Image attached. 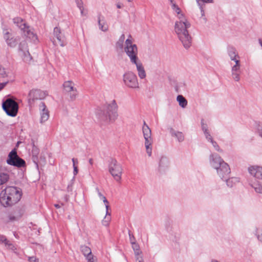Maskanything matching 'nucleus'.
<instances>
[{
	"label": "nucleus",
	"mask_w": 262,
	"mask_h": 262,
	"mask_svg": "<svg viewBox=\"0 0 262 262\" xmlns=\"http://www.w3.org/2000/svg\"><path fill=\"white\" fill-rule=\"evenodd\" d=\"M257 237L260 242H262V233L260 234H257Z\"/></svg>",
	"instance_id": "nucleus-56"
},
{
	"label": "nucleus",
	"mask_w": 262,
	"mask_h": 262,
	"mask_svg": "<svg viewBox=\"0 0 262 262\" xmlns=\"http://www.w3.org/2000/svg\"><path fill=\"white\" fill-rule=\"evenodd\" d=\"M171 7L172 9L178 14H180V12H181L180 8L177 6L175 3H172L171 4Z\"/></svg>",
	"instance_id": "nucleus-36"
},
{
	"label": "nucleus",
	"mask_w": 262,
	"mask_h": 262,
	"mask_svg": "<svg viewBox=\"0 0 262 262\" xmlns=\"http://www.w3.org/2000/svg\"><path fill=\"white\" fill-rule=\"evenodd\" d=\"M7 163L9 165L22 167L25 166V161L19 158L15 149L12 150L8 155Z\"/></svg>",
	"instance_id": "nucleus-11"
},
{
	"label": "nucleus",
	"mask_w": 262,
	"mask_h": 262,
	"mask_svg": "<svg viewBox=\"0 0 262 262\" xmlns=\"http://www.w3.org/2000/svg\"><path fill=\"white\" fill-rule=\"evenodd\" d=\"M227 53L230 59L235 62V61H239V56L236 49L232 46L227 48Z\"/></svg>",
	"instance_id": "nucleus-18"
},
{
	"label": "nucleus",
	"mask_w": 262,
	"mask_h": 262,
	"mask_svg": "<svg viewBox=\"0 0 262 262\" xmlns=\"http://www.w3.org/2000/svg\"><path fill=\"white\" fill-rule=\"evenodd\" d=\"M134 64H135L137 68V70L138 71V74L139 77L141 79H144L146 77V73L145 71L144 70V67L143 66V64L142 62L140 61L136 62V63H133Z\"/></svg>",
	"instance_id": "nucleus-21"
},
{
	"label": "nucleus",
	"mask_w": 262,
	"mask_h": 262,
	"mask_svg": "<svg viewBox=\"0 0 262 262\" xmlns=\"http://www.w3.org/2000/svg\"><path fill=\"white\" fill-rule=\"evenodd\" d=\"M72 160L73 162V167H74V166H76L75 165L76 163H78V160H77V159H75V158H73Z\"/></svg>",
	"instance_id": "nucleus-57"
},
{
	"label": "nucleus",
	"mask_w": 262,
	"mask_h": 262,
	"mask_svg": "<svg viewBox=\"0 0 262 262\" xmlns=\"http://www.w3.org/2000/svg\"><path fill=\"white\" fill-rule=\"evenodd\" d=\"M96 191H97V193L98 194L99 192H100L99 191V189L98 187L96 188Z\"/></svg>",
	"instance_id": "nucleus-63"
},
{
	"label": "nucleus",
	"mask_w": 262,
	"mask_h": 262,
	"mask_svg": "<svg viewBox=\"0 0 262 262\" xmlns=\"http://www.w3.org/2000/svg\"><path fill=\"white\" fill-rule=\"evenodd\" d=\"M132 248L134 251L135 254L136 255V257L140 256V247L139 245L136 242H133L132 244Z\"/></svg>",
	"instance_id": "nucleus-31"
},
{
	"label": "nucleus",
	"mask_w": 262,
	"mask_h": 262,
	"mask_svg": "<svg viewBox=\"0 0 262 262\" xmlns=\"http://www.w3.org/2000/svg\"><path fill=\"white\" fill-rule=\"evenodd\" d=\"M142 132L145 139V146L146 152L149 156H150L152 152L151 145L153 143V140L151 137V130L145 121H144L143 123Z\"/></svg>",
	"instance_id": "nucleus-8"
},
{
	"label": "nucleus",
	"mask_w": 262,
	"mask_h": 262,
	"mask_svg": "<svg viewBox=\"0 0 262 262\" xmlns=\"http://www.w3.org/2000/svg\"><path fill=\"white\" fill-rule=\"evenodd\" d=\"M196 1L198 4V5H199V4H201L200 2V1H201L203 3H213V0H196Z\"/></svg>",
	"instance_id": "nucleus-45"
},
{
	"label": "nucleus",
	"mask_w": 262,
	"mask_h": 262,
	"mask_svg": "<svg viewBox=\"0 0 262 262\" xmlns=\"http://www.w3.org/2000/svg\"><path fill=\"white\" fill-rule=\"evenodd\" d=\"M21 190L14 186L7 187L0 193V202L4 207L11 206L21 199Z\"/></svg>",
	"instance_id": "nucleus-2"
},
{
	"label": "nucleus",
	"mask_w": 262,
	"mask_h": 262,
	"mask_svg": "<svg viewBox=\"0 0 262 262\" xmlns=\"http://www.w3.org/2000/svg\"><path fill=\"white\" fill-rule=\"evenodd\" d=\"M67 191L68 192L72 191V184H69L67 187Z\"/></svg>",
	"instance_id": "nucleus-51"
},
{
	"label": "nucleus",
	"mask_w": 262,
	"mask_h": 262,
	"mask_svg": "<svg viewBox=\"0 0 262 262\" xmlns=\"http://www.w3.org/2000/svg\"><path fill=\"white\" fill-rule=\"evenodd\" d=\"M23 55H24L23 60L25 62L30 61L31 60L32 58H31L30 54L29 53L28 51H27L26 52L23 51Z\"/></svg>",
	"instance_id": "nucleus-33"
},
{
	"label": "nucleus",
	"mask_w": 262,
	"mask_h": 262,
	"mask_svg": "<svg viewBox=\"0 0 262 262\" xmlns=\"http://www.w3.org/2000/svg\"><path fill=\"white\" fill-rule=\"evenodd\" d=\"M53 35L54 44L58 43L61 47H64L67 44L66 38L60 28L57 27L54 28Z\"/></svg>",
	"instance_id": "nucleus-13"
},
{
	"label": "nucleus",
	"mask_w": 262,
	"mask_h": 262,
	"mask_svg": "<svg viewBox=\"0 0 262 262\" xmlns=\"http://www.w3.org/2000/svg\"><path fill=\"white\" fill-rule=\"evenodd\" d=\"M257 193H262V185L259 182H256L251 184Z\"/></svg>",
	"instance_id": "nucleus-28"
},
{
	"label": "nucleus",
	"mask_w": 262,
	"mask_h": 262,
	"mask_svg": "<svg viewBox=\"0 0 262 262\" xmlns=\"http://www.w3.org/2000/svg\"><path fill=\"white\" fill-rule=\"evenodd\" d=\"M28 260L30 262H38V259L34 256L29 257Z\"/></svg>",
	"instance_id": "nucleus-47"
},
{
	"label": "nucleus",
	"mask_w": 262,
	"mask_h": 262,
	"mask_svg": "<svg viewBox=\"0 0 262 262\" xmlns=\"http://www.w3.org/2000/svg\"><path fill=\"white\" fill-rule=\"evenodd\" d=\"M204 134L205 135V138L208 141H212L213 140V139L211 137V136L210 135L208 130L204 132Z\"/></svg>",
	"instance_id": "nucleus-40"
},
{
	"label": "nucleus",
	"mask_w": 262,
	"mask_h": 262,
	"mask_svg": "<svg viewBox=\"0 0 262 262\" xmlns=\"http://www.w3.org/2000/svg\"><path fill=\"white\" fill-rule=\"evenodd\" d=\"M89 163H90V164L91 165H92V164H93V161L92 159H90L89 160Z\"/></svg>",
	"instance_id": "nucleus-61"
},
{
	"label": "nucleus",
	"mask_w": 262,
	"mask_h": 262,
	"mask_svg": "<svg viewBox=\"0 0 262 262\" xmlns=\"http://www.w3.org/2000/svg\"><path fill=\"white\" fill-rule=\"evenodd\" d=\"M32 160L33 162L35 163V164L37 166V162H38V154L39 153V150L36 147H33L32 150Z\"/></svg>",
	"instance_id": "nucleus-27"
},
{
	"label": "nucleus",
	"mask_w": 262,
	"mask_h": 262,
	"mask_svg": "<svg viewBox=\"0 0 262 262\" xmlns=\"http://www.w3.org/2000/svg\"><path fill=\"white\" fill-rule=\"evenodd\" d=\"M9 179V176L4 172L0 173V185L6 183Z\"/></svg>",
	"instance_id": "nucleus-30"
},
{
	"label": "nucleus",
	"mask_w": 262,
	"mask_h": 262,
	"mask_svg": "<svg viewBox=\"0 0 262 262\" xmlns=\"http://www.w3.org/2000/svg\"><path fill=\"white\" fill-rule=\"evenodd\" d=\"M170 133L172 136L176 137L178 141L181 142L184 141V136L182 132H176L172 128L170 129Z\"/></svg>",
	"instance_id": "nucleus-24"
},
{
	"label": "nucleus",
	"mask_w": 262,
	"mask_h": 262,
	"mask_svg": "<svg viewBox=\"0 0 262 262\" xmlns=\"http://www.w3.org/2000/svg\"><path fill=\"white\" fill-rule=\"evenodd\" d=\"M210 142L212 143L213 146L214 147V148H215V149L216 150H217L218 151H222V150L220 149L219 145L217 144V143L215 141H213V140Z\"/></svg>",
	"instance_id": "nucleus-41"
},
{
	"label": "nucleus",
	"mask_w": 262,
	"mask_h": 262,
	"mask_svg": "<svg viewBox=\"0 0 262 262\" xmlns=\"http://www.w3.org/2000/svg\"><path fill=\"white\" fill-rule=\"evenodd\" d=\"M8 82L9 81L7 80L6 81L0 83V91L6 86Z\"/></svg>",
	"instance_id": "nucleus-48"
},
{
	"label": "nucleus",
	"mask_w": 262,
	"mask_h": 262,
	"mask_svg": "<svg viewBox=\"0 0 262 262\" xmlns=\"http://www.w3.org/2000/svg\"><path fill=\"white\" fill-rule=\"evenodd\" d=\"M4 37L5 38V39L6 40V41L8 40V39H10L9 38V32L7 30H4Z\"/></svg>",
	"instance_id": "nucleus-43"
},
{
	"label": "nucleus",
	"mask_w": 262,
	"mask_h": 262,
	"mask_svg": "<svg viewBox=\"0 0 262 262\" xmlns=\"http://www.w3.org/2000/svg\"><path fill=\"white\" fill-rule=\"evenodd\" d=\"M178 15L179 20L175 23L174 31L184 47L188 49L191 46L192 42L191 37L187 30L191 25L183 13L180 12V14Z\"/></svg>",
	"instance_id": "nucleus-1"
},
{
	"label": "nucleus",
	"mask_w": 262,
	"mask_h": 262,
	"mask_svg": "<svg viewBox=\"0 0 262 262\" xmlns=\"http://www.w3.org/2000/svg\"><path fill=\"white\" fill-rule=\"evenodd\" d=\"M169 161L165 157H162L159 161L158 170L160 172H165L168 168Z\"/></svg>",
	"instance_id": "nucleus-19"
},
{
	"label": "nucleus",
	"mask_w": 262,
	"mask_h": 262,
	"mask_svg": "<svg viewBox=\"0 0 262 262\" xmlns=\"http://www.w3.org/2000/svg\"><path fill=\"white\" fill-rule=\"evenodd\" d=\"M117 104L115 100L107 104L103 110H99L97 113L98 118L104 124H107L114 121L117 117Z\"/></svg>",
	"instance_id": "nucleus-3"
},
{
	"label": "nucleus",
	"mask_w": 262,
	"mask_h": 262,
	"mask_svg": "<svg viewBox=\"0 0 262 262\" xmlns=\"http://www.w3.org/2000/svg\"><path fill=\"white\" fill-rule=\"evenodd\" d=\"M123 43H124V42L118 40L116 43V49L122 50L123 48Z\"/></svg>",
	"instance_id": "nucleus-38"
},
{
	"label": "nucleus",
	"mask_w": 262,
	"mask_h": 262,
	"mask_svg": "<svg viewBox=\"0 0 262 262\" xmlns=\"http://www.w3.org/2000/svg\"><path fill=\"white\" fill-rule=\"evenodd\" d=\"M123 80L125 85L132 89H138L139 82L136 75L131 71L125 72L123 76Z\"/></svg>",
	"instance_id": "nucleus-10"
},
{
	"label": "nucleus",
	"mask_w": 262,
	"mask_h": 262,
	"mask_svg": "<svg viewBox=\"0 0 262 262\" xmlns=\"http://www.w3.org/2000/svg\"><path fill=\"white\" fill-rule=\"evenodd\" d=\"M103 203L105 204H107V205H108L109 204V202L107 200V199L106 198H104V200H102Z\"/></svg>",
	"instance_id": "nucleus-58"
},
{
	"label": "nucleus",
	"mask_w": 262,
	"mask_h": 262,
	"mask_svg": "<svg viewBox=\"0 0 262 262\" xmlns=\"http://www.w3.org/2000/svg\"><path fill=\"white\" fill-rule=\"evenodd\" d=\"M6 41L7 42V44L11 47H14L16 45L15 40L13 38H11Z\"/></svg>",
	"instance_id": "nucleus-37"
},
{
	"label": "nucleus",
	"mask_w": 262,
	"mask_h": 262,
	"mask_svg": "<svg viewBox=\"0 0 262 262\" xmlns=\"http://www.w3.org/2000/svg\"><path fill=\"white\" fill-rule=\"evenodd\" d=\"M98 196L101 200H104V198H106L101 192L98 193Z\"/></svg>",
	"instance_id": "nucleus-55"
},
{
	"label": "nucleus",
	"mask_w": 262,
	"mask_h": 262,
	"mask_svg": "<svg viewBox=\"0 0 262 262\" xmlns=\"http://www.w3.org/2000/svg\"><path fill=\"white\" fill-rule=\"evenodd\" d=\"M124 51L129 57L132 63H136L140 61L138 57V48L136 45L133 43L132 36L129 35L128 38L125 41Z\"/></svg>",
	"instance_id": "nucleus-5"
},
{
	"label": "nucleus",
	"mask_w": 262,
	"mask_h": 262,
	"mask_svg": "<svg viewBox=\"0 0 262 262\" xmlns=\"http://www.w3.org/2000/svg\"><path fill=\"white\" fill-rule=\"evenodd\" d=\"M73 168H74L73 173H74V176H76L78 173V167L76 166H74L73 167Z\"/></svg>",
	"instance_id": "nucleus-49"
},
{
	"label": "nucleus",
	"mask_w": 262,
	"mask_h": 262,
	"mask_svg": "<svg viewBox=\"0 0 262 262\" xmlns=\"http://www.w3.org/2000/svg\"><path fill=\"white\" fill-rule=\"evenodd\" d=\"M77 7L80 11V13L82 16H86L88 14L87 10H85L83 7V4L78 6Z\"/></svg>",
	"instance_id": "nucleus-35"
},
{
	"label": "nucleus",
	"mask_w": 262,
	"mask_h": 262,
	"mask_svg": "<svg viewBox=\"0 0 262 262\" xmlns=\"http://www.w3.org/2000/svg\"><path fill=\"white\" fill-rule=\"evenodd\" d=\"M249 173L259 180H262V166L257 165L251 166L248 168Z\"/></svg>",
	"instance_id": "nucleus-16"
},
{
	"label": "nucleus",
	"mask_w": 262,
	"mask_h": 262,
	"mask_svg": "<svg viewBox=\"0 0 262 262\" xmlns=\"http://www.w3.org/2000/svg\"><path fill=\"white\" fill-rule=\"evenodd\" d=\"M109 205L105 204V208H106V212L107 211H108V208H109Z\"/></svg>",
	"instance_id": "nucleus-60"
},
{
	"label": "nucleus",
	"mask_w": 262,
	"mask_h": 262,
	"mask_svg": "<svg viewBox=\"0 0 262 262\" xmlns=\"http://www.w3.org/2000/svg\"><path fill=\"white\" fill-rule=\"evenodd\" d=\"M203 121H204V120L202 119L201 127H202V129L203 130V132H205L208 130V129L207 125L206 124H205Z\"/></svg>",
	"instance_id": "nucleus-42"
},
{
	"label": "nucleus",
	"mask_w": 262,
	"mask_h": 262,
	"mask_svg": "<svg viewBox=\"0 0 262 262\" xmlns=\"http://www.w3.org/2000/svg\"><path fill=\"white\" fill-rule=\"evenodd\" d=\"M13 23L23 31L24 35L30 39L35 41L37 40V35L30 29L25 21L20 17H15L13 19Z\"/></svg>",
	"instance_id": "nucleus-7"
},
{
	"label": "nucleus",
	"mask_w": 262,
	"mask_h": 262,
	"mask_svg": "<svg viewBox=\"0 0 262 262\" xmlns=\"http://www.w3.org/2000/svg\"><path fill=\"white\" fill-rule=\"evenodd\" d=\"M80 250L86 259L90 258H92V257L94 256L92 253L91 249L89 247L85 245L81 246L80 247Z\"/></svg>",
	"instance_id": "nucleus-22"
},
{
	"label": "nucleus",
	"mask_w": 262,
	"mask_h": 262,
	"mask_svg": "<svg viewBox=\"0 0 262 262\" xmlns=\"http://www.w3.org/2000/svg\"><path fill=\"white\" fill-rule=\"evenodd\" d=\"M54 206H55V207L56 208H60V205H58V204H55V205H54Z\"/></svg>",
	"instance_id": "nucleus-62"
},
{
	"label": "nucleus",
	"mask_w": 262,
	"mask_h": 262,
	"mask_svg": "<svg viewBox=\"0 0 262 262\" xmlns=\"http://www.w3.org/2000/svg\"><path fill=\"white\" fill-rule=\"evenodd\" d=\"M198 6H199V8H200V9L201 10L202 16H204L205 15V12H204V10L203 9V5L201 4H199Z\"/></svg>",
	"instance_id": "nucleus-46"
},
{
	"label": "nucleus",
	"mask_w": 262,
	"mask_h": 262,
	"mask_svg": "<svg viewBox=\"0 0 262 262\" xmlns=\"http://www.w3.org/2000/svg\"><path fill=\"white\" fill-rule=\"evenodd\" d=\"M39 107L40 114V122L42 123L48 120L49 118V112L43 102H41Z\"/></svg>",
	"instance_id": "nucleus-17"
},
{
	"label": "nucleus",
	"mask_w": 262,
	"mask_h": 262,
	"mask_svg": "<svg viewBox=\"0 0 262 262\" xmlns=\"http://www.w3.org/2000/svg\"><path fill=\"white\" fill-rule=\"evenodd\" d=\"M210 162L222 179H226L230 173V168L228 164L218 155L211 154L210 156Z\"/></svg>",
	"instance_id": "nucleus-4"
},
{
	"label": "nucleus",
	"mask_w": 262,
	"mask_h": 262,
	"mask_svg": "<svg viewBox=\"0 0 262 262\" xmlns=\"http://www.w3.org/2000/svg\"><path fill=\"white\" fill-rule=\"evenodd\" d=\"M75 2L77 5V6L83 4L82 0H75Z\"/></svg>",
	"instance_id": "nucleus-50"
},
{
	"label": "nucleus",
	"mask_w": 262,
	"mask_h": 262,
	"mask_svg": "<svg viewBox=\"0 0 262 262\" xmlns=\"http://www.w3.org/2000/svg\"><path fill=\"white\" fill-rule=\"evenodd\" d=\"M116 6H117V7L119 9L123 7V5H122L120 3L117 4Z\"/></svg>",
	"instance_id": "nucleus-59"
},
{
	"label": "nucleus",
	"mask_w": 262,
	"mask_h": 262,
	"mask_svg": "<svg viewBox=\"0 0 262 262\" xmlns=\"http://www.w3.org/2000/svg\"><path fill=\"white\" fill-rule=\"evenodd\" d=\"M98 19L99 29L102 31H106L108 30V26L106 24L104 17H101V16L99 15Z\"/></svg>",
	"instance_id": "nucleus-23"
},
{
	"label": "nucleus",
	"mask_w": 262,
	"mask_h": 262,
	"mask_svg": "<svg viewBox=\"0 0 262 262\" xmlns=\"http://www.w3.org/2000/svg\"><path fill=\"white\" fill-rule=\"evenodd\" d=\"M111 220V214L108 211L106 212L105 216L102 221L103 225L108 226Z\"/></svg>",
	"instance_id": "nucleus-29"
},
{
	"label": "nucleus",
	"mask_w": 262,
	"mask_h": 262,
	"mask_svg": "<svg viewBox=\"0 0 262 262\" xmlns=\"http://www.w3.org/2000/svg\"><path fill=\"white\" fill-rule=\"evenodd\" d=\"M88 262H96V258L94 256L92 257V258H90L87 259Z\"/></svg>",
	"instance_id": "nucleus-54"
},
{
	"label": "nucleus",
	"mask_w": 262,
	"mask_h": 262,
	"mask_svg": "<svg viewBox=\"0 0 262 262\" xmlns=\"http://www.w3.org/2000/svg\"><path fill=\"white\" fill-rule=\"evenodd\" d=\"M241 67L240 61H235V64L231 67L232 78L235 81L240 80V75L242 72Z\"/></svg>",
	"instance_id": "nucleus-15"
},
{
	"label": "nucleus",
	"mask_w": 262,
	"mask_h": 262,
	"mask_svg": "<svg viewBox=\"0 0 262 262\" xmlns=\"http://www.w3.org/2000/svg\"><path fill=\"white\" fill-rule=\"evenodd\" d=\"M177 100L178 101L179 105L183 108H185L187 105V100L182 95H178Z\"/></svg>",
	"instance_id": "nucleus-25"
},
{
	"label": "nucleus",
	"mask_w": 262,
	"mask_h": 262,
	"mask_svg": "<svg viewBox=\"0 0 262 262\" xmlns=\"http://www.w3.org/2000/svg\"><path fill=\"white\" fill-rule=\"evenodd\" d=\"M109 171L117 181H120L122 173V168L117 160L111 159L108 165Z\"/></svg>",
	"instance_id": "nucleus-9"
},
{
	"label": "nucleus",
	"mask_w": 262,
	"mask_h": 262,
	"mask_svg": "<svg viewBox=\"0 0 262 262\" xmlns=\"http://www.w3.org/2000/svg\"><path fill=\"white\" fill-rule=\"evenodd\" d=\"M256 129L259 136L262 138V122L256 123Z\"/></svg>",
	"instance_id": "nucleus-32"
},
{
	"label": "nucleus",
	"mask_w": 262,
	"mask_h": 262,
	"mask_svg": "<svg viewBox=\"0 0 262 262\" xmlns=\"http://www.w3.org/2000/svg\"><path fill=\"white\" fill-rule=\"evenodd\" d=\"M74 85V83L72 81H65L63 84L64 91L69 93L70 98L72 101L75 100L78 95L77 90Z\"/></svg>",
	"instance_id": "nucleus-14"
},
{
	"label": "nucleus",
	"mask_w": 262,
	"mask_h": 262,
	"mask_svg": "<svg viewBox=\"0 0 262 262\" xmlns=\"http://www.w3.org/2000/svg\"><path fill=\"white\" fill-rule=\"evenodd\" d=\"M0 244L4 245L7 249L13 251L16 250V248L13 243L9 241L5 235L2 234H0Z\"/></svg>",
	"instance_id": "nucleus-20"
},
{
	"label": "nucleus",
	"mask_w": 262,
	"mask_h": 262,
	"mask_svg": "<svg viewBox=\"0 0 262 262\" xmlns=\"http://www.w3.org/2000/svg\"><path fill=\"white\" fill-rule=\"evenodd\" d=\"M2 107L6 113L9 116L15 117L18 110V103L12 98H7L3 101Z\"/></svg>",
	"instance_id": "nucleus-6"
},
{
	"label": "nucleus",
	"mask_w": 262,
	"mask_h": 262,
	"mask_svg": "<svg viewBox=\"0 0 262 262\" xmlns=\"http://www.w3.org/2000/svg\"><path fill=\"white\" fill-rule=\"evenodd\" d=\"M211 262H219V261H217V260H211Z\"/></svg>",
	"instance_id": "nucleus-64"
},
{
	"label": "nucleus",
	"mask_w": 262,
	"mask_h": 262,
	"mask_svg": "<svg viewBox=\"0 0 262 262\" xmlns=\"http://www.w3.org/2000/svg\"><path fill=\"white\" fill-rule=\"evenodd\" d=\"M136 262H144L141 256L136 257Z\"/></svg>",
	"instance_id": "nucleus-52"
},
{
	"label": "nucleus",
	"mask_w": 262,
	"mask_h": 262,
	"mask_svg": "<svg viewBox=\"0 0 262 262\" xmlns=\"http://www.w3.org/2000/svg\"><path fill=\"white\" fill-rule=\"evenodd\" d=\"M8 76V73L4 68H0V78H4Z\"/></svg>",
	"instance_id": "nucleus-34"
},
{
	"label": "nucleus",
	"mask_w": 262,
	"mask_h": 262,
	"mask_svg": "<svg viewBox=\"0 0 262 262\" xmlns=\"http://www.w3.org/2000/svg\"><path fill=\"white\" fill-rule=\"evenodd\" d=\"M124 39H125V35L124 34H122L120 37H119V40L120 41H122L123 42H124Z\"/></svg>",
	"instance_id": "nucleus-53"
},
{
	"label": "nucleus",
	"mask_w": 262,
	"mask_h": 262,
	"mask_svg": "<svg viewBox=\"0 0 262 262\" xmlns=\"http://www.w3.org/2000/svg\"><path fill=\"white\" fill-rule=\"evenodd\" d=\"M128 235L129 236V240H130V244H132L133 242H136L135 238L134 236L133 235V234H132L130 233V231H128Z\"/></svg>",
	"instance_id": "nucleus-44"
},
{
	"label": "nucleus",
	"mask_w": 262,
	"mask_h": 262,
	"mask_svg": "<svg viewBox=\"0 0 262 262\" xmlns=\"http://www.w3.org/2000/svg\"><path fill=\"white\" fill-rule=\"evenodd\" d=\"M27 43L25 41H21L19 45V49L21 52L25 51L24 49H25L26 47Z\"/></svg>",
	"instance_id": "nucleus-39"
},
{
	"label": "nucleus",
	"mask_w": 262,
	"mask_h": 262,
	"mask_svg": "<svg viewBox=\"0 0 262 262\" xmlns=\"http://www.w3.org/2000/svg\"><path fill=\"white\" fill-rule=\"evenodd\" d=\"M46 96L47 94L46 92L40 90L34 89L31 90L28 94V102L29 105L31 106L35 100L43 99Z\"/></svg>",
	"instance_id": "nucleus-12"
},
{
	"label": "nucleus",
	"mask_w": 262,
	"mask_h": 262,
	"mask_svg": "<svg viewBox=\"0 0 262 262\" xmlns=\"http://www.w3.org/2000/svg\"><path fill=\"white\" fill-rule=\"evenodd\" d=\"M228 186L232 187L234 185L239 182V179L237 178L232 177L228 179H225Z\"/></svg>",
	"instance_id": "nucleus-26"
}]
</instances>
